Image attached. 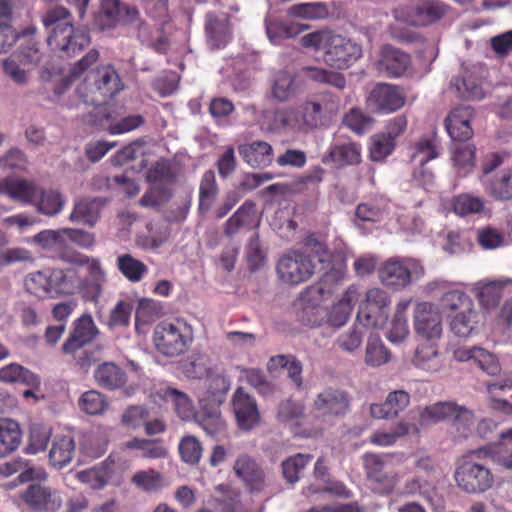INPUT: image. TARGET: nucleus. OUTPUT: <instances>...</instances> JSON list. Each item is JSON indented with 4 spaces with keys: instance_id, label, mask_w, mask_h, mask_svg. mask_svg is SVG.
<instances>
[{
    "instance_id": "b1692460",
    "label": "nucleus",
    "mask_w": 512,
    "mask_h": 512,
    "mask_svg": "<svg viewBox=\"0 0 512 512\" xmlns=\"http://www.w3.org/2000/svg\"><path fill=\"white\" fill-rule=\"evenodd\" d=\"M76 443L71 431H61L54 434L49 450V462L59 469L71 463L75 456Z\"/></svg>"
},
{
    "instance_id": "7ed1b4c3",
    "label": "nucleus",
    "mask_w": 512,
    "mask_h": 512,
    "mask_svg": "<svg viewBox=\"0 0 512 512\" xmlns=\"http://www.w3.org/2000/svg\"><path fill=\"white\" fill-rule=\"evenodd\" d=\"M334 109V103L327 101L325 97H319L278 112L276 120L284 129L298 133H308L325 126Z\"/></svg>"
},
{
    "instance_id": "c85d7f7f",
    "label": "nucleus",
    "mask_w": 512,
    "mask_h": 512,
    "mask_svg": "<svg viewBox=\"0 0 512 512\" xmlns=\"http://www.w3.org/2000/svg\"><path fill=\"white\" fill-rule=\"evenodd\" d=\"M410 64L411 58L409 54L391 45H385L381 50L378 69L385 72L389 77L396 78L402 76Z\"/></svg>"
},
{
    "instance_id": "1a4fd4ad",
    "label": "nucleus",
    "mask_w": 512,
    "mask_h": 512,
    "mask_svg": "<svg viewBox=\"0 0 512 512\" xmlns=\"http://www.w3.org/2000/svg\"><path fill=\"white\" fill-rule=\"evenodd\" d=\"M363 467L366 478L376 493L387 495L395 489L398 477L386 455L365 453Z\"/></svg>"
},
{
    "instance_id": "69168bd1",
    "label": "nucleus",
    "mask_w": 512,
    "mask_h": 512,
    "mask_svg": "<svg viewBox=\"0 0 512 512\" xmlns=\"http://www.w3.org/2000/svg\"><path fill=\"white\" fill-rule=\"evenodd\" d=\"M484 200L481 197L462 193L452 200L453 210L460 216L481 213L484 209Z\"/></svg>"
},
{
    "instance_id": "680f3d73",
    "label": "nucleus",
    "mask_w": 512,
    "mask_h": 512,
    "mask_svg": "<svg viewBox=\"0 0 512 512\" xmlns=\"http://www.w3.org/2000/svg\"><path fill=\"white\" fill-rule=\"evenodd\" d=\"M313 456L310 454L297 453L290 456L282 462V472L284 478L289 483H296L300 478V473L310 463Z\"/></svg>"
},
{
    "instance_id": "dca6fc26",
    "label": "nucleus",
    "mask_w": 512,
    "mask_h": 512,
    "mask_svg": "<svg viewBox=\"0 0 512 512\" xmlns=\"http://www.w3.org/2000/svg\"><path fill=\"white\" fill-rule=\"evenodd\" d=\"M405 93L396 85L379 83L370 92L367 102L376 112L392 113L405 104Z\"/></svg>"
},
{
    "instance_id": "4be33fe9",
    "label": "nucleus",
    "mask_w": 512,
    "mask_h": 512,
    "mask_svg": "<svg viewBox=\"0 0 512 512\" xmlns=\"http://www.w3.org/2000/svg\"><path fill=\"white\" fill-rule=\"evenodd\" d=\"M449 6L440 0H420L408 13L407 21L414 26L426 27L441 20Z\"/></svg>"
},
{
    "instance_id": "6e6d98bb",
    "label": "nucleus",
    "mask_w": 512,
    "mask_h": 512,
    "mask_svg": "<svg viewBox=\"0 0 512 512\" xmlns=\"http://www.w3.org/2000/svg\"><path fill=\"white\" fill-rule=\"evenodd\" d=\"M118 270L131 282H139L148 272V267L130 254H124L117 258Z\"/></svg>"
},
{
    "instance_id": "0eeeda50",
    "label": "nucleus",
    "mask_w": 512,
    "mask_h": 512,
    "mask_svg": "<svg viewBox=\"0 0 512 512\" xmlns=\"http://www.w3.org/2000/svg\"><path fill=\"white\" fill-rule=\"evenodd\" d=\"M424 267L415 258L391 257L386 260L378 270L381 283L395 290L409 286L412 279H419L424 275Z\"/></svg>"
},
{
    "instance_id": "e2e57ef3",
    "label": "nucleus",
    "mask_w": 512,
    "mask_h": 512,
    "mask_svg": "<svg viewBox=\"0 0 512 512\" xmlns=\"http://www.w3.org/2000/svg\"><path fill=\"white\" fill-rule=\"evenodd\" d=\"M413 362L420 369L436 371L439 366L436 344L424 343L419 345L416 349Z\"/></svg>"
},
{
    "instance_id": "37998d69",
    "label": "nucleus",
    "mask_w": 512,
    "mask_h": 512,
    "mask_svg": "<svg viewBox=\"0 0 512 512\" xmlns=\"http://www.w3.org/2000/svg\"><path fill=\"white\" fill-rule=\"evenodd\" d=\"M156 396L166 403H171L180 418H188L192 412V402L184 393L170 386L160 387Z\"/></svg>"
},
{
    "instance_id": "4d7b16f0",
    "label": "nucleus",
    "mask_w": 512,
    "mask_h": 512,
    "mask_svg": "<svg viewBox=\"0 0 512 512\" xmlns=\"http://www.w3.org/2000/svg\"><path fill=\"white\" fill-rule=\"evenodd\" d=\"M288 14L302 19L317 20L327 18L329 9L324 2H307L291 6Z\"/></svg>"
},
{
    "instance_id": "f8f14e48",
    "label": "nucleus",
    "mask_w": 512,
    "mask_h": 512,
    "mask_svg": "<svg viewBox=\"0 0 512 512\" xmlns=\"http://www.w3.org/2000/svg\"><path fill=\"white\" fill-rule=\"evenodd\" d=\"M19 497L34 512H57L63 504L60 491L42 483L29 484Z\"/></svg>"
},
{
    "instance_id": "ea45409f",
    "label": "nucleus",
    "mask_w": 512,
    "mask_h": 512,
    "mask_svg": "<svg viewBox=\"0 0 512 512\" xmlns=\"http://www.w3.org/2000/svg\"><path fill=\"white\" fill-rule=\"evenodd\" d=\"M120 0H100V8L93 17V26L101 31L114 28L120 21Z\"/></svg>"
},
{
    "instance_id": "a878e982",
    "label": "nucleus",
    "mask_w": 512,
    "mask_h": 512,
    "mask_svg": "<svg viewBox=\"0 0 512 512\" xmlns=\"http://www.w3.org/2000/svg\"><path fill=\"white\" fill-rule=\"evenodd\" d=\"M238 153L252 168H265L272 164L274 151L272 146L262 140L244 143L238 146Z\"/></svg>"
},
{
    "instance_id": "f704fd0d",
    "label": "nucleus",
    "mask_w": 512,
    "mask_h": 512,
    "mask_svg": "<svg viewBox=\"0 0 512 512\" xmlns=\"http://www.w3.org/2000/svg\"><path fill=\"white\" fill-rule=\"evenodd\" d=\"M486 193L498 201L512 199V167L504 168L487 180H483Z\"/></svg>"
},
{
    "instance_id": "20e7f679",
    "label": "nucleus",
    "mask_w": 512,
    "mask_h": 512,
    "mask_svg": "<svg viewBox=\"0 0 512 512\" xmlns=\"http://www.w3.org/2000/svg\"><path fill=\"white\" fill-rule=\"evenodd\" d=\"M122 89V81L114 67L102 65L89 71L76 91L85 104L99 106Z\"/></svg>"
},
{
    "instance_id": "4468645a",
    "label": "nucleus",
    "mask_w": 512,
    "mask_h": 512,
    "mask_svg": "<svg viewBox=\"0 0 512 512\" xmlns=\"http://www.w3.org/2000/svg\"><path fill=\"white\" fill-rule=\"evenodd\" d=\"M99 333L92 316L89 313H84L72 322L69 336L62 344L61 350L64 354L75 355L92 343Z\"/></svg>"
},
{
    "instance_id": "c756f323",
    "label": "nucleus",
    "mask_w": 512,
    "mask_h": 512,
    "mask_svg": "<svg viewBox=\"0 0 512 512\" xmlns=\"http://www.w3.org/2000/svg\"><path fill=\"white\" fill-rule=\"evenodd\" d=\"M38 189L36 183L27 179H0V194L23 204L33 205Z\"/></svg>"
},
{
    "instance_id": "79ce46f5",
    "label": "nucleus",
    "mask_w": 512,
    "mask_h": 512,
    "mask_svg": "<svg viewBox=\"0 0 512 512\" xmlns=\"http://www.w3.org/2000/svg\"><path fill=\"white\" fill-rule=\"evenodd\" d=\"M129 450H139L141 457L147 459H163L167 456L168 450L161 439H146L134 437L125 443Z\"/></svg>"
},
{
    "instance_id": "c03bdc74",
    "label": "nucleus",
    "mask_w": 512,
    "mask_h": 512,
    "mask_svg": "<svg viewBox=\"0 0 512 512\" xmlns=\"http://www.w3.org/2000/svg\"><path fill=\"white\" fill-rule=\"evenodd\" d=\"M476 147L473 144H455L452 149V161L457 174L465 177L475 167Z\"/></svg>"
},
{
    "instance_id": "ddd939ff",
    "label": "nucleus",
    "mask_w": 512,
    "mask_h": 512,
    "mask_svg": "<svg viewBox=\"0 0 512 512\" xmlns=\"http://www.w3.org/2000/svg\"><path fill=\"white\" fill-rule=\"evenodd\" d=\"M352 396L344 389L326 387L317 394L313 409L322 417H343L351 410Z\"/></svg>"
},
{
    "instance_id": "5701e85b",
    "label": "nucleus",
    "mask_w": 512,
    "mask_h": 512,
    "mask_svg": "<svg viewBox=\"0 0 512 512\" xmlns=\"http://www.w3.org/2000/svg\"><path fill=\"white\" fill-rule=\"evenodd\" d=\"M473 109L470 106L454 108L445 119V128L455 142H465L473 135L471 120Z\"/></svg>"
},
{
    "instance_id": "9d476101",
    "label": "nucleus",
    "mask_w": 512,
    "mask_h": 512,
    "mask_svg": "<svg viewBox=\"0 0 512 512\" xmlns=\"http://www.w3.org/2000/svg\"><path fill=\"white\" fill-rule=\"evenodd\" d=\"M315 268L311 255L300 251H291L279 259L276 271L283 282L298 285L309 280L314 274Z\"/></svg>"
},
{
    "instance_id": "9b49d317",
    "label": "nucleus",
    "mask_w": 512,
    "mask_h": 512,
    "mask_svg": "<svg viewBox=\"0 0 512 512\" xmlns=\"http://www.w3.org/2000/svg\"><path fill=\"white\" fill-rule=\"evenodd\" d=\"M390 303V297L383 289L378 287L368 289L365 299L359 306L357 317L361 320L364 319L366 326L382 327L388 319L387 309Z\"/></svg>"
},
{
    "instance_id": "6e6552de",
    "label": "nucleus",
    "mask_w": 512,
    "mask_h": 512,
    "mask_svg": "<svg viewBox=\"0 0 512 512\" xmlns=\"http://www.w3.org/2000/svg\"><path fill=\"white\" fill-rule=\"evenodd\" d=\"M363 55V49L354 39L330 31L325 51L324 63L337 70H346L354 65Z\"/></svg>"
},
{
    "instance_id": "cd10ccee",
    "label": "nucleus",
    "mask_w": 512,
    "mask_h": 512,
    "mask_svg": "<svg viewBox=\"0 0 512 512\" xmlns=\"http://www.w3.org/2000/svg\"><path fill=\"white\" fill-rule=\"evenodd\" d=\"M316 252L319 263H328V265H330L329 269L325 271L320 281L326 287H331L334 290V287L346 277L347 265L345 260L340 256H332L329 250L322 244L317 245Z\"/></svg>"
},
{
    "instance_id": "412c9836",
    "label": "nucleus",
    "mask_w": 512,
    "mask_h": 512,
    "mask_svg": "<svg viewBox=\"0 0 512 512\" xmlns=\"http://www.w3.org/2000/svg\"><path fill=\"white\" fill-rule=\"evenodd\" d=\"M236 476L250 492H261L266 486V477L260 465L250 456L240 455L233 466Z\"/></svg>"
},
{
    "instance_id": "13d9d810",
    "label": "nucleus",
    "mask_w": 512,
    "mask_h": 512,
    "mask_svg": "<svg viewBox=\"0 0 512 512\" xmlns=\"http://www.w3.org/2000/svg\"><path fill=\"white\" fill-rule=\"evenodd\" d=\"M268 368H284L288 372L289 378L293 381V383L300 388L302 385V365L299 360H297L292 355H277L270 359L268 363Z\"/></svg>"
},
{
    "instance_id": "aec40b11",
    "label": "nucleus",
    "mask_w": 512,
    "mask_h": 512,
    "mask_svg": "<svg viewBox=\"0 0 512 512\" xmlns=\"http://www.w3.org/2000/svg\"><path fill=\"white\" fill-rule=\"evenodd\" d=\"M232 406L238 426L243 430L254 428L260 420L256 401L242 387L236 389Z\"/></svg>"
},
{
    "instance_id": "09e8293b",
    "label": "nucleus",
    "mask_w": 512,
    "mask_h": 512,
    "mask_svg": "<svg viewBox=\"0 0 512 512\" xmlns=\"http://www.w3.org/2000/svg\"><path fill=\"white\" fill-rule=\"evenodd\" d=\"M478 318V312L473 305L470 309L459 311L452 316L450 329L458 337H468L476 329Z\"/></svg>"
},
{
    "instance_id": "7c9ffc66",
    "label": "nucleus",
    "mask_w": 512,
    "mask_h": 512,
    "mask_svg": "<svg viewBox=\"0 0 512 512\" xmlns=\"http://www.w3.org/2000/svg\"><path fill=\"white\" fill-rule=\"evenodd\" d=\"M94 379L101 388L115 391L125 387L128 376L126 371L114 362H103L95 369Z\"/></svg>"
},
{
    "instance_id": "864d4df0",
    "label": "nucleus",
    "mask_w": 512,
    "mask_h": 512,
    "mask_svg": "<svg viewBox=\"0 0 512 512\" xmlns=\"http://www.w3.org/2000/svg\"><path fill=\"white\" fill-rule=\"evenodd\" d=\"M456 403L453 401L437 402L426 406L420 413L422 424H435L452 418Z\"/></svg>"
},
{
    "instance_id": "49530a36",
    "label": "nucleus",
    "mask_w": 512,
    "mask_h": 512,
    "mask_svg": "<svg viewBox=\"0 0 512 512\" xmlns=\"http://www.w3.org/2000/svg\"><path fill=\"white\" fill-rule=\"evenodd\" d=\"M75 265L86 266L88 275L92 281L91 290L93 301H97L102 293V287L106 282V273L101 266V262L97 258H91L87 255L82 254L80 259Z\"/></svg>"
},
{
    "instance_id": "2f4dec72",
    "label": "nucleus",
    "mask_w": 512,
    "mask_h": 512,
    "mask_svg": "<svg viewBox=\"0 0 512 512\" xmlns=\"http://www.w3.org/2000/svg\"><path fill=\"white\" fill-rule=\"evenodd\" d=\"M409 403L410 395L404 390H396L388 394L384 403L372 404L370 413L377 419L396 417L407 408Z\"/></svg>"
},
{
    "instance_id": "473e14b6",
    "label": "nucleus",
    "mask_w": 512,
    "mask_h": 512,
    "mask_svg": "<svg viewBox=\"0 0 512 512\" xmlns=\"http://www.w3.org/2000/svg\"><path fill=\"white\" fill-rule=\"evenodd\" d=\"M507 280H481L474 284L472 291L478 299L480 305L489 310L499 303L503 296V289L506 284L511 283Z\"/></svg>"
},
{
    "instance_id": "a18cd8bd",
    "label": "nucleus",
    "mask_w": 512,
    "mask_h": 512,
    "mask_svg": "<svg viewBox=\"0 0 512 512\" xmlns=\"http://www.w3.org/2000/svg\"><path fill=\"white\" fill-rule=\"evenodd\" d=\"M52 438V428L50 426L42 423H33L29 427L28 441L24 452L31 455L43 452Z\"/></svg>"
},
{
    "instance_id": "774afa93",
    "label": "nucleus",
    "mask_w": 512,
    "mask_h": 512,
    "mask_svg": "<svg viewBox=\"0 0 512 512\" xmlns=\"http://www.w3.org/2000/svg\"><path fill=\"white\" fill-rule=\"evenodd\" d=\"M163 476L154 469L137 471L131 478V482L138 488L146 491H156L163 487Z\"/></svg>"
},
{
    "instance_id": "c9c22d12",
    "label": "nucleus",
    "mask_w": 512,
    "mask_h": 512,
    "mask_svg": "<svg viewBox=\"0 0 512 512\" xmlns=\"http://www.w3.org/2000/svg\"><path fill=\"white\" fill-rule=\"evenodd\" d=\"M0 381L6 384H22L30 388H39L40 377L18 363H10L0 368Z\"/></svg>"
},
{
    "instance_id": "72a5a7b5",
    "label": "nucleus",
    "mask_w": 512,
    "mask_h": 512,
    "mask_svg": "<svg viewBox=\"0 0 512 512\" xmlns=\"http://www.w3.org/2000/svg\"><path fill=\"white\" fill-rule=\"evenodd\" d=\"M219 196V186L215 172L207 170L203 173L199 183L198 214L205 216L210 212Z\"/></svg>"
},
{
    "instance_id": "5fc2aeb1",
    "label": "nucleus",
    "mask_w": 512,
    "mask_h": 512,
    "mask_svg": "<svg viewBox=\"0 0 512 512\" xmlns=\"http://www.w3.org/2000/svg\"><path fill=\"white\" fill-rule=\"evenodd\" d=\"M99 217V208L95 199H81L75 203L69 216L71 222H82L93 226Z\"/></svg>"
},
{
    "instance_id": "bb28decb",
    "label": "nucleus",
    "mask_w": 512,
    "mask_h": 512,
    "mask_svg": "<svg viewBox=\"0 0 512 512\" xmlns=\"http://www.w3.org/2000/svg\"><path fill=\"white\" fill-rule=\"evenodd\" d=\"M256 223V204L246 200L224 223L223 233L232 238L242 230H250Z\"/></svg>"
},
{
    "instance_id": "393cba45",
    "label": "nucleus",
    "mask_w": 512,
    "mask_h": 512,
    "mask_svg": "<svg viewBox=\"0 0 512 512\" xmlns=\"http://www.w3.org/2000/svg\"><path fill=\"white\" fill-rule=\"evenodd\" d=\"M361 161L362 147L352 141L331 145L322 158L324 164L331 163L337 168L358 165Z\"/></svg>"
},
{
    "instance_id": "bf43d9fd",
    "label": "nucleus",
    "mask_w": 512,
    "mask_h": 512,
    "mask_svg": "<svg viewBox=\"0 0 512 512\" xmlns=\"http://www.w3.org/2000/svg\"><path fill=\"white\" fill-rule=\"evenodd\" d=\"M99 59V52L96 49H91L85 56L74 64L71 69L70 76L63 78L56 86L55 93L61 95L71 85L73 79L78 78L85 70L91 65L96 63Z\"/></svg>"
},
{
    "instance_id": "3c124183",
    "label": "nucleus",
    "mask_w": 512,
    "mask_h": 512,
    "mask_svg": "<svg viewBox=\"0 0 512 512\" xmlns=\"http://www.w3.org/2000/svg\"><path fill=\"white\" fill-rule=\"evenodd\" d=\"M304 76L311 81L327 84L339 90L346 87V78L343 74L316 66H305L302 68Z\"/></svg>"
},
{
    "instance_id": "a19ab883",
    "label": "nucleus",
    "mask_w": 512,
    "mask_h": 512,
    "mask_svg": "<svg viewBox=\"0 0 512 512\" xmlns=\"http://www.w3.org/2000/svg\"><path fill=\"white\" fill-rule=\"evenodd\" d=\"M265 28L267 37L273 44H280L285 39L294 38L303 30L297 23L279 19H266Z\"/></svg>"
},
{
    "instance_id": "4c0bfd02",
    "label": "nucleus",
    "mask_w": 512,
    "mask_h": 512,
    "mask_svg": "<svg viewBox=\"0 0 512 512\" xmlns=\"http://www.w3.org/2000/svg\"><path fill=\"white\" fill-rule=\"evenodd\" d=\"M22 440L19 424L8 418H0V458H4L18 449Z\"/></svg>"
},
{
    "instance_id": "f03ea898",
    "label": "nucleus",
    "mask_w": 512,
    "mask_h": 512,
    "mask_svg": "<svg viewBox=\"0 0 512 512\" xmlns=\"http://www.w3.org/2000/svg\"><path fill=\"white\" fill-rule=\"evenodd\" d=\"M490 454L487 448L473 450L457 464L453 478L460 491L480 495L494 488L497 478L486 462Z\"/></svg>"
},
{
    "instance_id": "f257e3e1",
    "label": "nucleus",
    "mask_w": 512,
    "mask_h": 512,
    "mask_svg": "<svg viewBox=\"0 0 512 512\" xmlns=\"http://www.w3.org/2000/svg\"><path fill=\"white\" fill-rule=\"evenodd\" d=\"M48 32L47 43L61 57H73L90 43L87 32L74 27L70 11L62 6L51 8L42 16Z\"/></svg>"
},
{
    "instance_id": "6ab92c4d",
    "label": "nucleus",
    "mask_w": 512,
    "mask_h": 512,
    "mask_svg": "<svg viewBox=\"0 0 512 512\" xmlns=\"http://www.w3.org/2000/svg\"><path fill=\"white\" fill-rule=\"evenodd\" d=\"M197 364L191 362L186 369V373L191 378H201L205 374L204 386L206 388V398L220 405L223 403L226 394L230 389L229 378L220 373H216L211 369L201 368L196 371Z\"/></svg>"
},
{
    "instance_id": "f3484780",
    "label": "nucleus",
    "mask_w": 512,
    "mask_h": 512,
    "mask_svg": "<svg viewBox=\"0 0 512 512\" xmlns=\"http://www.w3.org/2000/svg\"><path fill=\"white\" fill-rule=\"evenodd\" d=\"M415 332L426 340L439 339L442 335L441 315L430 302H420L414 309Z\"/></svg>"
},
{
    "instance_id": "de8ad7c7",
    "label": "nucleus",
    "mask_w": 512,
    "mask_h": 512,
    "mask_svg": "<svg viewBox=\"0 0 512 512\" xmlns=\"http://www.w3.org/2000/svg\"><path fill=\"white\" fill-rule=\"evenodd\" d=\"M295 77L286 70L274 74L271 83V93L279 102H286L296 94Z\"/></svg>"
},
{
    "instance_id": "2eb2a0df",
    "label": "nucleus",
    "mask_w": 512,
    "mask_h": 512,
    "mask_svg": "<svg viewBox=\"0 0 512 512\" xmlns=\"http://www.w3.org/2000/svg\"><path fill=\"white\" fill-rule=\"evenodd\" d=\"M334 290L326 287L321 281L306 288L301 294V303L303 305V319L311 326H318L324 317L321 305L327 301Z\"/></svg>"
},
{
    "instance_id": "0e129e2a",
    "label": "nucleus",
    "mask_w": 512,
    "mask_h": 512,
    "mask_svg": "<svg viewBox=\"0 0 512 512\" xmlns=\"http://www.w3.org/2000/svg\"><path fill=\"white\" fill-rule=\"evenodd\" d=\"M78 405L89 415H99L106 411L109 404L105 395L96 390H89L81 395Z\"/></svg>"
},
{
    "instance_id": "338daca9",
    "label": "nucleus",
    "mask_w": 512,
    "mask_h": 512,
    "mask_svg": "<svg viewBox=\"0 0 512 512\" xmlns=\"http://www.w3.org/2000/svg\"><path fill=\"white\" fill-rule=\"evenodd\" d=\"M181 460L189 465L197 464L202 457V444L191 435L184 436L178 446Z\"/></svg>"
},
{
    "instance_id": "8fccbe9b",
    "label": "nucleus",
    "mask_w": 512,
    "mask_h": 512,
    "mask_svg": "<svg viewBox=\"0 0 512 512\" xmlns=\"http://www.w3.org/2000/svg\"><path fill=\"white\" fill-rule=\"evenodd\" d=\"M410 303V299L403 300L400 301L396 306L391 328L387 333V338L392 343H399L403 341L409 334L406 312L410 306Z\"/></svg>"
},
{
    "instance_id": "e433bc0d",
    "label": "nucleus",
    "mask_w": 512,
    "mask_h": 512,
    "mask_svg": "<svg viewBox=\"0 0 512 512\" xmlns=\"http://www.w3.org/2000/svg\"><path fill=\"white\" fill-rule=\"evenodd\" d=\"M415 154L413 158H417L422 156L419 159V163L421 164V168L413 173L414 180L424 187L429 186L433 183L434 175L431 171H427L423 168V165L428 161L436 158L438 153L433 142L429 139H421L415 145Z\"/></svg>"
},
{
    "instance_id": "423d86ee",
    "label": "nucleus",
    "mask_w": 512,
    "mask_h": 512,
    "mask_svg": "<svg viewBox=\"0 0 512 512\" xmlns=\"http://www.w3.org/2000/svg\"><path fill=\"white\" fill-rule=\"evenodd\" d=\"M26 291L39 298H54L73 293V285L62 269H43L29 273L24 279Z\"/></svg>"
},
{
    "instance_id": "a211bd4d",
    "label": "nucleus",
    "mask_w": 512,
    "mask_h": 512,
    "mask_svg": "<svg viewBox=\"0 0 512 512\" xmlns=\"http://www.w3.org/2000/svg\"><path fill=\"white\" fill-rule=\"evenodd\" d=\"M205 36L213 50L226 47L232 40V27L229 16L224 13L208 12L205 16Z\"/></svg>"
},
{
    "instance_id": "052dcab7",
    "label": "nucleus",
    "mask_w": 512,
    "mask_h": 512,
    "mask_svg": "<svg viewBox=\"0 0 512 512\" xmlns=\"http://www.w3.org/2000/svg\"><path fill=\"white\" fill-rule=\"evenodd\" d=\"M440 305L444 311L456 314L459 311L470 309L474 303L471 297L464 291L455 289L447 291L442 295Z\"/></svg>"
},
{
    "instance_id": "39448f33",
    "label": "nucleus",
    "mask_w": 512,
    "mask_h": 512,
    "mask_svg": "<svg viewBox=\"0 0 512 512\" xmlns=\"http://www.w3.org/2000/svg\"><path fill=\"white\" fill-rule=\"evenodd\" d=\"M193 341V330L181 320L162 321L153 331V343L156 351L166 357L184 354Z\"/></svg>"
},
{
    "instance_id": "603ef678",
    "label": "nucleus",
    "mask_w": 512,
    "mask_h": 512,
    "mask_svg": "<svg viewBox=\"0 0 512 512\" xmlns=\"http://www.w3.org/2000/svg\"><path fill=\"white\" fill-rule=\"evenodd\" d=\"M163 314V307L160 302L142 298L138 301L135 310V329L140 332L142 326H147Z\"/></svg>"
},
{
    "instance_id": "58836bf2",
    "label": "nucleus",
    "mask_w": 512,
    "mask_h": 512,
    "mask_svg": "<svg viewBox=\"0 0 512 512\" xmlns=\"http://www.w3.org/2000/svg\"><path fill=\"white\" fill-rule=\"evenodd\" d=\"M66 203L64 196L55 189H38L33 206L36 211L48 217L59 214Z\"/></svg>"
}]
</instances>
